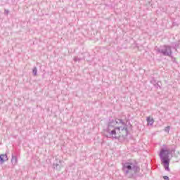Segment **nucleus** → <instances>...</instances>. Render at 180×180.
I'll use <instances>...</instances> for the list:
<instances>
[{
    "label": "nucleus",
    "mask_w": 180,
    "mask_h": 180,
    "mask_svg": "<svg viewBox=\"0 0 180 180\" xmlns=\"http://www.w3.org/2000/svg\"><path fill=\"white\" fill-rule=\"evenodd\" d=\"M105 131L108 133L109 139L112 138V140H118L120 137L126 139L129 134L127 125L123 122V120L118 118H109Z\"/></svg>",
    "instance_id": "1"
},
{
    "label": "nucleus",
    "mask_w": 180,
    "mask_h": 180,
    "mask_svg": "<svg viewBox=\"0 0 180 180\" xmlns=\"http://www.w3.org/2000/svg\"><path fill=\"white\" fill-rule=\"evenodd\" d=\"M122 171L124 176L129 179H136L137 177L143 176V174L140 173V165L136 160H129L122 163Z\"/></svg>",
    "instance_id": "2"
},
{
    "label": "nucleus",
    "mask_w": 180,
    "mask_h": 180,
    "mask_svg": "<svg viewBox=\"0 0 180 180\" xmlns=\"http://www.w3.org/2000/svg\"><path fill=\"white\" fill-rule=\"evenodd\" d=\"M174 152H175L174 149L171 150V149L162 148L159 154V156L160 157L161 162L165 171H167L168 172L171 171V169H169V162H170L169 155H171V154H172V153Z\"/></svg>",
    "instance_id": "3"
},
{
    "label": "nucleus",
    "mask_w": 180,
    "mask_h": 180,
    "mask_svg": "<svg viewBox=\"0 0 180 180\" xmlns=\"http://www.w3.org/2000/svg\"><path fill=\"white\" fill-rule=\"evenodd\" d=\"M156 51L158 53H160V54H162V56H166L167 57L172 56V48L168 45H165L160 48H158Z\"/></svg>",
    "instance_id": "4"
},
{
    "label": "nucleus",
    "mask_w": 180,
    "mask_h": 180,
    "mask_svg": "<svg viewBox=\"0 0 180 180\" xmlns=\"http://www.w3.org/2000/svg\"><path fill=\"white\" fill-rule=\"evenodd\" d=\"M146 122L148 126H153L154 124V119L151 118V117H147Z\"/></svg>",
    "instance_id": "5"
},
{
    "label": "nucleus",
    "mask_w": 180,
    "mask_h": 180,
    "mask_svg": "<svg viewBox=\"0 0 180 180\" xmlns=\"http://www.w3.org/2000/svg\"><path fill=\"white\" fill-rule=\"evenodd\" d=\"M179 42H173L172 43V48L174 49L176 51H177V49H179Z\"/></svg>",
    "instance_id": "6"
},
{
    "label": "nucleus",
    "mask_w": 180,
    "mask_h": 180,
    "mask_svg": "<svg viewBox=\"0 0 180 180\" xmlns=\"http://www.w3.org/2000/svg\"><path fill=\"white\" fill-rule=\"evenodd\" d=\"M5 161H8V155L6 154H1V162H5Z\"/></svg>",
    "instance_id": "7"
},
{
    "label": "nucleus",
    "mask_w": 180,
    "mask_h": 180,
    "mask_svg": "<svg viewBox=\"0 0 180 180\" xmlns=\"http://www.w3.org/2000/svg\"><path fill=\"white\" fill-rule=\"evenodd\" d=\"M11 163L13 165H16V164H18V157L12 155Z\"/></svg>",
    "instance_id": "8"
},
{
    "label": "nucleus",
    "mask_w": 180,
    "mask_h": 180,
    "mask_svg": "<svg viewBox=\"0 0 180 180\" xmlns=\"http://www.w3.org/2000/svg\"><path fill=\"white\" fill-rule=\"evenodd\" d=\"M53 169H56V171H60L61 169V166L58 163L53 164Z\"/></svg>",
    "instance_id": "9"
},
{
    "label": "nucleus",
    "mask_w": 180,
    "mask_h": 180,
    "mask_svg": "<svg viewBox=\"0 0 180 180\" xmlns=\"http://www.w3.org/2000/svg\"><path fill=\"white\" fill-rule=\"evenodd\" d=\"M32 74L34 77H36V75H37V68L36 67L33 68Z\"/></svg>",
    "instance_id": "10"
},
{
    "label": "nucleus",
    "mask_w": 180,
    "mask_h": 180,
    "mask_svg": "<svg viewBox=\"0 0 180 180\" xmlns=\"http://www.w3.org/2000/svg\"><path fill=\"white\" fill-rule=\"evenodd\" d=\"M156 83H157V80H155L154 77H152V79H150V84H153V85L155 86Z\"/></svg>",
    "instance_id": "11"
},
{
    "label": "nucleus",
    "mask_w": 180,
    "mask_h": 180,
    "mask_svg": "<svg viewBox=\"0 0 180 180\" xmlns=\"http://www.w3.org/2000/svg\"><path fill=\"white\" fill-rule=\"evenodd\" d=\"M157 89H161V85H160V82H156V84L154 86Z\"/></svg>",
    "instance_id": "12"
},
{
    "label": "nucleus",
    "mask_w": 180,
    "mask_h": 180,
    "mask_svg": "<svg viewBox=\"0 0 180 180\" xmlns=\"http://www.w3.org/2000/svg\"><path fill=\"white\" fill-rule=\"evenodd\" d=\"M81 60H82V58H78V56H75L74 58V61L77 62V61H81Z\"/></svg>",
    "instance_id": "13"
},
{
    "label": "nucleus",
    "mask_w": 180,
    "mask_h": 180,
    "mask_svg": "<svg viewBox=\"0 0 180 180\" xmlns=\"http://www.w3.org/2000/svg\"><path fill=\"white\" fill-rule=\"evenodd\" d=\"M170 129H171V127L167 126V127L165 129V131H167V133H169Z\"/></svg>",
    "instance_id": "14"
},
{
    "label": "nucleus",
    "mask_w": 180,
    "mask_h": 180,
    "mask_svg": "<svg viewBox=\"0 0 180 180\" xmlns=\"http://www.w3.org/2000/svg\"><path fill=\"white\" fill-rule=\"evenodd\" d=\"M163 179L169 180V177L168 176H163Z\"/></svg>",
    "instance_id": "15"
},
{
    "label": "nucleus",
    "mask_w": 180,
    "mask_h": 180,
    "mask_svg": "<svg viewBox=\"0 0 180 180\" xmlns=\"http://www.w3.org/2000/svg\"><path fill=\"white\" fill-rule=\"evenodd\" d=\"M4 15H9V10H5Z\"/></svg>",
    "instance_id": "16"
},
{
    "label": "nucleus",
    "mask_w": 180,
    "mask_h": 180,
    "mask_svg": "<svg viewBox=\"0 0 180 180\" xmlns=\"http://www.w3.org/2000/svg\"><path fill=\"white\" fill-rule=\"evenodd\" d=\"M0 161H1V155H0Z\"/></svg>",
    "instance_id": "17"
}]
</instances>
